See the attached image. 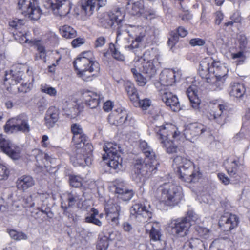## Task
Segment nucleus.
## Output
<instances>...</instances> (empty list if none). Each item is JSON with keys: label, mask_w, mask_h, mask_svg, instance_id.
<instances>
[{"label": "nucleus", "mask_w": 250, "mask_h": 250, "mask_svg": "<svg viewBox=\"0 0 250 250\" xmlns=\"http://www.w3.org/2000/svg\"><path fill=\"white\" fill-rule=\"evenodd\" d=\"M187 94L192 108L195 110L199 109L200 100L197 96V86L194 84L190 85L187 90Z\"/></svg>", "instance_id": "31"}, {"label": "nucleus", "mask_w": 250, "mask_h": 250, "mask_svg": "<svg viewBox=\"0 0 250 250\" xmlns=\"http://www.w3.org/2000/svg\"><path fill=\"white\" fill-rule=\"evenodd\" d=\"M106 41V38L104 36L97 37L94 42V47L96 48L102 47L105 44Z\"/></svg>", "instance_id": "58"}, {"label": "nucleus", "mask_w": 250, "mask_h": 250, "mask_svg": "<svg viewBox=\"0 0 250 250\" xmlns=\"http://www.w3.org/2000/svg\"><path fill=\"white\" fill-rule=\"evenodd\" d=\"M103 149L105 152L103 155V160L109 159L108 165L110 167L120 169L122 167V162L120 146L117 144L108 142L105 143Z\"/></svg>", "instance_id": "9"}, {"label": "nucleus", "mask_w": 250, "mask_h": 250, "mask_svg": "<svg viewBox=\"0 0 250 250\" xmlns=\"http://www.w3.org/2000/svg\"><path fill=\"white\" fill-rule=\"evenodd\" d=\"M226 78L211 76L207 82L209 83V89L217 91L223 89Z\"/></svg>", "instance_id": "36"}, {"label": "nucleus", "mask_w": 250, "mask_h": 250, "mask_svg": "<svg viewBox=\"0 0 250 250\" xmlns=\"http://www.w3.org/2000/svg\"><path fill=\"white\" fill-rule=\"evenodd\" d=\"M46 0L44 6L51 8L56 15L62 17L67 15L70 11L72 3L70 0Z\"/></svg>", "instance_id": "15"}, {"label": "nucleus", "mask_w": 250, "mask_h": 250, "mask_svg": "<svg viewBox=\"0 0 250 250\" xmlns=\"http://www.w3.org/2000/svg\"><path fill=\"white\" fill-rule=\"evenodd\" d=\"M46 198L47 195L45 194L34 193L24 199V203L26 207H33L36 206L39 210V206L42 204Z\"/></svg>", "instance_id": "28"}, {"label": "nucleus", "mask_w": 250, "mask_h": 250, "mask_svg": "<svg viewBox=\"0 0 250 250\" xmlns=\"http://www.w3.org/2000/svg\"><path fill=\"white\" fill-rule=\"evenodd\" d=\"M9 171L7 167L0 164V180H4L7 178Z\"/></svg>", "instance_id": "62"}, {"label": "nucleus", "mask_w": 250, "mask_h": 250, "mask_svg": "<svg viewBox=\"0 0 250 250\" xmlns=\"http://www.w3.org/2000/svg\"><path fill=\"white\" fill-rule=\"evenodd\" d=\"M184 134L187 139L192 141V140L200 135L210 134L209 128L202 124L193 123L188 125L184 130Z\"/></svg>", "instance_id": "16"}, {"label": "nucleus", "mask_w": 250, "mask_h": 250, "mask_svg": "<svg viewBox=\"0 0 250 250\" xmlns=\"http://www.w3.org/2000/svg\"><path fill=\"white\" fill-rule=\"evenodd\" d=\"M160 230V226L157 223H148L146 227V231H149L150 237L154 241L160 240L161 237Z\"/></svg>", "instance_id": "34"}, {"label": "nucleus", "mask_w": 250, "mask_h": 250, "mask_svg": "<svg viewBox=\"0 0 250 250\" xmlns=\"http://www.w3.org/2000/svg\"><path fill=\"white\" fill-rule=\"evenodd\" d=\"M26 66L22 64H18L9 72H6L5 75L4 84L15 85L23 80Z\"/></svg>", "instance_id": "14"}, {"label": "nucleus", "mask_w": 250, "mask_h": 250, "mask_svg": "<svg viewBox=\"0 0 250 250\" xmlns=\"http://www.w3.org/2000/svg\"><path fill=\"white\" fill-rule=\"evenodd\" d=\"M186 250H205V247L203 242L198 238H192L186 242L184 246Z\"/></svg>", "instance_id": "39"}, {"label": "nucleus", "mask_w": 250, "mask_h": 250, "mask_svg": "<svg viewBox=\"0 0 250 250\" xmlns=\"http://www.w3.org/2000/svg\"><path fill=\"white\" fill-rule=\"evenodd\" d=\"M85 221L86 223H92L99 227L102 225V222L98 219L96 218V217L87 216L85 218Z\"/></svg>", "instance_id": "61"}, {"label": "nucleus", "mask_w": 250, "mask_h": 250, "mask_svg": "<svg viewBox=\"0 0 250 250\" xmlns=\"http://www.w3.org/2000/svg\"><path fill=\"white\" fill-rule=\"evenodd\" d=\"M0 149L13 159L17 160L20 157V148L2 134H0Z\"/></svg>", "instance_id": "17"}, {"label": "nucleus", "mask_w": 250, "mask_h": 250, "mask_svg": "<svg viewBox=\"0 0 250 250\" xmlns=\"http://www.w3.org/2000/svg\"><path fill=\"white\" fill-rule=\"evenodd\" d=\"M130 212L131 219L141 223L147 222L152 216L151 211L139 203L134 204L130 208Z\"/></svg>", "instance_id": "13"}, {"label": "nucleus", "mask_w": 250, "mask_h": 250, "mask_svg": "<svg viewBox=\"0 0 250 250\" xmlns=\"http://www.w3.org/2000/svg\"><path fill=\"white\" fill-rule=\"evenodd\" d=\"M32 86L33 84L31 83H22L17 89L19 92L27 93L30 91Z\"/></svg>", "instance_id": "55"}, {"label": "nucleus", "mask_w": 250, "mask_h": 250, "mask_svg": "<svg viewBox=\"0 0 250 250\" xmlns=\"http://www.w3.org/2000/svg\"><path fill=\"white\" fill-rule=\"evenodd\" d=\"M154 130L158 141L167 153L172 154L177 152L178 147L175 142L180 139L181 133L176 126L167 123L159 126L156 125Z\"/></svg>", "instance_id": "3"}, {"label": "nucleus", "mask_w": 250, "mask_h": 250, "mask_svg": "<svg viewBox=\"0 0 250 250\" xmlns=\"http://www.w3.org/2000/svg\"><path fill=\"white\" fill-rule=\"evenodd\" d=\"M189 43L192 46H203L205 44V41L200 38H194L190 40Z\"/></svg>", "instance_id": "64"}, {"label": "nucleus", "mask_w": 250, "mask_h": 250, "mask_svg": "<svg viewBox=\"0 0 250 250\" xmlns=\"http://www.w3.org/2000/svg\"><path fill=\"white\" fill-rule=\"evenodd\" d=\"M109 49L112 52V55L114 59L119 61H124V55L121 53V52L118 50V48H116L114 44H110Z\"/></svg>", "instance_id": "47"}, {"label": "nucleus", "mask_w": 250, "mask_h": 250, "mask_svg": "<svg viewBox=\"0 0 250 250\" xmlns=\"http://www.w3.org/2000/svg\"><path fill=\"white\" fill-rule=\"evenodd\" d=\"M133 105L136 107H139L143 110H147V108L151 105V102L147 98H145L143 100H140L139 96L137 100H134L132 102Z\"/></svg>", "instance_id": "44"}, {"label": "nucleus", "mask_w": 250, "mask_h": 250, "mask_svg": "<svg viewBox=\"0 0 250 250\" xmlns=\"http://www.w3.org/2000/svg\"><path fill=\"white\" fill-rule=\"evenodd\" d=\"M60 32L62 36L66 39H72L76 37V31L68 25H64L60 27Z\"/></svg>", "instance_id": "41"}, {"label": "nucleus", "mask_w": 250, "mask_h": 250, "mask_svg": "<svg viewBox=\"0 0 250 250\" xmlns=\"http://www.w3.org/2000/svg\"><path fill=\"white\" fill-rule=\"evenodd\" d=\"M231 21L225 23V25L226 26L229 25H232L234 22L237 23L241 21V17H240L238 13H234L231 17Z\"/></svg>", "instance_id": "63"}, {"label": "nucleus", "mask_w": 250, "mask_h": 250, "mask_svg": "<svg viewBox=\"0 0 250 250\" xmlns=\"http://www.w3.org/2000/svg\"><path fill=\"white\" fill-rule=\"evenodd\" d=\"M228 70L226 67L219 61L214 60L213 65L212 66L211 76L226 78Z\"/></svg>", "instance_id": "38"}, {"label": "nucleus", "mask_w": 250, "mask_h": 250, "mask_svg": "<svg viewBox=\"0 0 250 250\" xmlns=\"http://www.w3.org/2000/svg\"><path fill=\"white\" fill-rule=\"evenodd\" d=\"M41 91L51 97H55L57 93V91L55 88L46 83L41 84Z\"/></svg>", "instance_id": "46"}, {"label": "nucleus", "mask_w": 250, "mask_h": 250, "mask_svg": "<svg viewBox=\"0 0 250 250\" xmlns=\"http://www.w3.org/2000/svg\"><path fill=\"white\" fill-rule=\"evenodd\" d=\"M16 184L19 189L24 191L33 186L35 181L30 176L23 175L18 178Z\"/></svg>", "instance_id": "32"}, {"label": "nucleus", "mask_w": 250, "mask_h": 250, "mask_svg": "<svg viewBox=\"0 0 250 250\" xmlns=\"http://www.w3.org/2000/svg\"><path fill=\"white\" fill-rule=\"evenodd\" d=\"M124 86L130 101L132 102L134 100H137L138 94L134 84L131 82L127 81L125 82Z\"/></svg>", "instance_id": "42"}, {"label": "nucleus", "mask_w": 250, "mask_h": 250, "mask_svg": "<svg viewBox=\"0 0 250 250\" xmlns=\"http://www.w3.org/2000/svg\"><path fill=\"white\" fill-rule=\"evenodd\" d=\"M224 165L228 174L230 177L235 178L236 180H239L238 170L240 167L239 159L236 158H229L224 162Z\"/></svg>", "instance_id": "26"}, {"label": "nucleus", "mask_w": 250, "mask_h": 250, "mask_svg": "<svg viewBox=\"0 0 250 250\" xmlns=\"http://www.w3.org/2000/svg\"><path fill=\"white\" fill-rule=\"evenodd\" d=\"M69 182L71 186L75 188H79L83 185V179L79 176H71Z\"/></svg>", "instance_id": "51"}, {"label": "nucleus", "mask_w": 250, "mask_h": 250, "mask_svg": "<svg viewBox=\"0 0 250 250\" xmlns=\"http://www.w3.org/2000/svg\"><path fill=\"white\" fill-rule=\"evenodd\" d=\"M115 193L118 194V198L123 201L130 200L133 196L134 192L132 189L128 188L126 184L123 181L118 180L114 186Z\"/></svg>", "instance_id": "25"}, {"label": "nucleus", "mask_w": 250, "mask_h": 250, "mask_svg": "<svg viewBox=\"0 0 250 250\" xmlns=\"http://www.w3.org/2000/svg\"><path fill=\"white\" fill-rule=\"evenodd\" d=\"M108 246L109 243L107 238L104 237L98 241L97 249L98 250H106Z\"/></svg>", "instance_id": "52"}, {"label": "nucleus", "mask_w": 250, "mask_h": 250, "mask_svg": "<svg viewBox=\"0 0 250 250\" xmlns=\"http://www.w3.org/2000/svg\"><path fill=\"white\" fill-rule=\"evenodd\" d=\"M140 148L145 156V160L138 159L134 164V180L141 182L145 174L155 173L159 163L155 152L145 141L140 142Z\"/></svg>", "instance_id": "2"}, {"label": "nucleus", "mask_w": 250, "mask_h": 250, "mask_svg": "<svg viewBox=\"0 0 250 250\" xmlns=\"http://www.w3.org/2000/svg\"><path fill=\"white\" fill-rule=\"evenodd\" d=\"M59 118V110L54 106H51L47 110L45 117V124L48 128H52Z\"/></svg>", "instance_id": "29"}, {"label": "nucleus", "mask_w": 250, "mask_h": 250, "mask_svg": "<svg viewBox=\"0 0 250 250\" xmlns=\"http://www.w3.org/2000/svg\"><path fill=\"white\" fill-rule=\"evenodd\" d=\"M10 237L15 240H26L27 236L22 232H18L15 230H10L8 231Z\"/></svg>", "instance_id": "49"}, {"label": "nucleus", "mask_w": 250, "mask_h": 250, "mask_svg": "<svg viewBox=\"0 0 250 250\" xmlns=\"http://www.w3.org/2000/svg\"><path fill=\"white\" fill-rule=\"evenodd\" d=\"M226 105L225 104H219L208 113L207 116L210 120L214 121L221 125L226 122V113L225 112Z\"/></svg>", "instance_id": "21"}, {"label": "nucleus", "mask_w": 250, "mask_h": 250, "mask_svg": "<svg viewBox=\"0 0 250 250\" xmlns=\"http://www.w3.org/2000/svg\"><path fill=\"white\" fill-rule=\"evenodd\" d=\"M213 62L214 59L211 57L206 58L200 62L198 73L199 75L203 79H205L207 81L211 77Z\"/></svg>", "instance_id": "23"}, {"label": "nucleus", "mask_w": 250, "mask_h": 250, "mask_svg": "<svg viewBox=\"0 0 250 250\" xmlns=\"http://www.w3.org/2000/svg\"><path fill=\"white\" fill-rule=\"evenodd\" d=\"M31 155L35 157L37 161L41 160L42 158L47 159V157H48V155H47L46 154H44L39 149H34L33 150Z\"/></svg>", "instance_id": "56"}, {"label": "nucleus", "mask_w": 250, "mask_h": 250, "mask_svg": "<svg viewBox=\"0 0 250 250\" xmlns=\"http://www.w3.org/2000/svg\"><path fill=\"white\" fill-rule=\"evenodd\" d=\"M153 194L160 203L167 206L177 205L183 197L182 188L171 182H166L154 188Z\"/></svg>", "instance_id": "5"}, {"label": "nucleus", "mask_w": 250, "mask_h": 250, "mask_svg": "<svg viewBox=\"0 0 250 250\" xmlns=\"http://www.w3.org/2000/svg\"><path fill=\"white\" fill-rule=\"evenodd\" d=\"M175 72L172 69H165L160 74V83L163 86L164 89L169 86H171L175 82Z\"/></svg>", "instance_id": "27"}, {"label": "nucleus", "mask_w": 250, "mask_h": 250, "mask_svg": "<svg viewBox=\"0 0 250 250\" xmlns=\"http://www.w3.org/2000/svg\"><path fill=\"white\" fill-rule=\"evenodd\" d=\"M159 91L162 100L173 111L176 112L180 110V104L175 95H173L166 88L161 89Z\"/></svg>", "instance_id": "18"}, {"label": "nucleus", "mask_w": 250, "mask_h": 250, "mask_svg": "<svg viewBox=\"0 0 250 250\" xmlns=\"http://www.w3.org/2000/svg\"><path fill=\"white\" fill-rule=\"evenodd\" d=\"M81 13L90 16L93 14L94 11L98 10L101 7H99L95 3L91 0H82L80 5Z\"/></svg>", "instance_id": "35"}, {"label": "nucleus", "mask_w": 250, "mask_h": 250, "mask_svg": "<svg viewBox=\"0 0 250 250\" xmlns=\"http://www.w3.org/2000/svg\"><path fill=\"white\" fill-rule=\"evenodd\" d=\"M173 165L178 169L179 178L187 183L195 182L199 178V173L190 160L177 156L173 160Z\"/></svg>", "instance_id": "7"}, {"label": "nucleus", "mask_w": 250, "mask_h": 250, "mask_svg": "<svg viewBox=\"0 0 250 250\" xmlns=\"http://www.w3.org/2000/svg\"><path fill=\"white\" fill-rule=\"evenodd\" d=\"M42 14L41 10L36 1H33V4L26 11L25 16H27L31 20L37 21L39 20Z\"/></svg>", "instance_id": "40"}, {"label": "nucleus", "mask_w": 250, "mask_h": 250, "mask_svg": "<svg viewBox=\"0 0 250 250\" xmlns=\"http://www.w3.org/2000/svg\"><path fill=\"white\" fill-rule=\"evenodd\" d=\"M83 102L90 108H96L103 98L100 93L93 91L85 90L83 94Z\"/></svg>", "instance_id": "24"}, {"label": "nucleus", "mask_w": 250, "mask_h": 250, "mask_svg": "<svg viewBox=\"0 0 250 250\" xmlns=\"http://www.w3.org/2000/svg\"><path fill=\"white\" fill-rule=\"evenodd\" d=\"M37 50L38 54H37L36 57L38 59H40L43 60L44 62H46V52L44 46L39 45L37 46Z\"/></svg>", "instance_id": "54"}, {"label": "nucleus", "mask_w": 250, "mask_h": 250, "mask_svg": "<svg viewBox=\"0 0 250 250\" xmlns=\"http://www.w3.org/2000/svg\"><path fill=\"white\" fill-rule=\"evenodd\" d=\"M131 71L133 73L138 84L141 86H145L147 83L146 78L140 73V71H139L138 68L134 66V68H131Z\"/></svg>", "instance_id": "43"}, {"label": "nucleus", "mask_w": 250, "mask_h": 250, "mask_svg": "<svg viewBox=\"0 0 250 250\" xmlns=\"http://www.w3.org/2000/svg\"><path fill=\"white\" fill-rule=\"evenodd\" d=\"M33 1H34L33 0H19L18 9L21 11L23 14L25 15L26 11H27L28 8L33 4Z\"/></svg>", "instance_id": "45"}, {"label": "nucleus", "mask_w": 250, "mask_h": 250, "mask_svg": "<svg viewBox=\"0 0 250 250\" xmlns=\"http://www.w3.org/2000/svg\"><path fill=\"white\" fill-rule=\"evenodd\" d=\"M24 24L22 20L15 19L9 22V25L16 29H19Z\"/></svg>", "instance_id": "59"}, {"label": "nucleus", "mask_w": 250, "mask_h": 250, "mask_svg": "<svg viewBox=\"0 0 250 250\" xmlns=\"http://www.w3.org/2000/svg\"><path fill=\"white\" fill-rule=\"evenodd\" d=\"M108 122L111 125L115 126L123 125H132L134 123V119L132 117H129L125 110L118 108L109 114Z\"/></svg>", "instance_id": "12"}, {"label": "nucleus", "mask_w": 250, "mask_h": 250, "mask_svg": "<svg viewBox=\"0 0 250 250\" xmlns=\"http://www.w3.org/2000/svg\"><path fill=\"white\" fill-rule=\"evenodd\" d=\"M197 235L204 239H208L210 235V231L206 228L198 227L196 228Z\"/></svg>", "instance_id": "50"}, {"label": "nucleus", "mask_w": 250, "mask_h": 250, "mask_svg": "<svg viewBox=\"0 0 250 250\" xmlns=\"http://www.w3.org/2000/svg\"><path fill=\"white\" fill-rule=\"evenodd\" d=\"M179 36L175 32H171L170 37L168 38V45L172 47L178 41Z\"/></svg>", "instance_id": "57"}, {"label": "nucleus", "mask_w": 250, "mask_h": 250, "mask_svg": "<svg viewBox=\"0 0 250 250\" xmlns=\"http://www.w3.org/2000/svg\"><path fill=\"white\" fill-rule=\"evenodd\" d=\"M73 134L72 142L74 144L73 154L71 161L74 166H89L92 163L93 146L90 143L85 144L86 137L83 134V128L78 124L71 125Z\"/></svg>", "instance_id": "1"}, {"label": "nucleus", "mask_w": 250, "mask_h": 250, "mask_svg": "<svg viewBox=\"0 0 250 250\" xmlns=\"http://www.w3.org/2000/svg\"><path fill=\"white\" fill-rule=\"evenodd\" d=\"M232 58L233 59H237L238 61V64H241L245 59L244 53L242 51H239L235 53L231 54Z\"/></svg>", "instance_id": "60"}, {"label": "nucleus", "mask_w": 250, "mask_h": 250, "mask_svg": "<svg viewBox=\"0 0 250 250\" xmlns=\"http://www.w3.org/2000/svg\"><path fill=\"white\" fill-rule=\"evenodd\" d=\"M127 34L132 39L131 43L129 45L125 46V48L135 53L136 50L141 45L146 36V30L141 26L130 27L129 29L125 31H121L119 28L117 32V39H120L122 35Z\"/></svg>", "instance_id": "8"}, {"label": "nucleus", "mask_w": 250, "mask_h": 250, "mask_svg": "<svg viewBox=\"0 0 250 250\" xmlns=\"http://www.w3.org/2000/svg\"><path fill=\"white\" fill-rule=\"evenodd\" d=\"M185 219L189 222H191V225L193 222L198 223L199 221L198 215L193 211H188Z\"/></svg>", "instance_id": "53"}, {"label": "nucleus", "mask_w": 250, "mask_h": 250, "mask_svg": "<svg viewBox=\"0 0 250 250\" xmlns=\"http://www.w3.org/2000/svg\"><path fill=\"white\" fill-rule=\"evenodd\" d=\"M74 65L78 75L84 81H91L100 74V64L90 51L82 53L74 61Z\"/></svg>", "instance_id": "4"}, {"label": "nucleus", "mask_w": 250, "mask_h": 250, "mask_svg": "<svg viewBox=\"0 0 250 250\" xmlns=\"http://www.w3.org/2000/svg\"><path fill=\"white\" fill-rule=\"evenodd\" d=\"M125 14L119 8H116L108 13L102 14L99 17V21L105 28L112 27L116 23L120 25L124 21Z\"/></svg>", "instance_id": "11"}, {"label": "nucleus", "mask_w": 250, "mask_h": 250, "mask_svg": "<svg viewBox=\"0 0 250 250\" xmlns=\"http://www.w3.org/2000/svg\"><path fill=\"white\" fill-rule=\"evenodd\" d=\"M67 199L68 202V207H71L77 203H79L81 198H80V196L77 193L71 192L67 194Z\"/></svg>", "instance_id": "48"}, {"label": "nucleus", "mask_w": 250, "mask_h": 250, "mask_svg": "<svg viewBox=\"0 0 250 250\" xmlns=\"http://www.w3.org/2000/svg\"><path fill=\"white\" fill-rule=\"evenodd\" d=\"M108 222L114 227L119 225L121 207L117 204H108L105 208Z\"/></svg>", "instance_id": "20"}, {"label": "nucleus", "mask_w": 250, "mask_h": 250, "mask_svg": "<svg viewBox=\"0 0 250 250\" xmlns=\"http://www.w3.org/2000/svg\"><path fill=\"white\" fill-rule=\"evenodd\" d=\"M63 110L65 114L71 118H75L79 114L78 106L76 103L66 102L63 105Z\"/></svg>", "instance_id": "37"}, {"label": "nucleus", "mask_w": 250, "mask_h": 250, "mask_svg": "<svg viewBox=\"0 0 250 250\" xmlns=\"http://www.w3.org/2000/svg\"><path fill=\"white\" fill-rule=\"evenodd\" d=\"M239 222V218L236 215L226 213L221 216L219 223L225 230L230 231L236 228Z\"/></svg>", "instance_id": "22"}, {"label": "nucleus", "mask_w": 250, "mask_h": 250, "mask_svg": "<svg viewBox=\"0 0 250 250\" xmlns=\"http://www.w3.org/2000/svg\"><path fill=\"white\" fill-rule=\"evenodd\" d=\"M161 55L156 49L147 50L144 53L143 57L134 60V66L140 71L146 75L149 79L156 74L160 66L159 61Z\"/></svg>", "instance_id": "6"}, {"label": "nucleus", "mask_w": 250, "mask_h": 250, "mask_svg": "<svg viewBox=\"0 0 250 250\" xmlns=\"http://www.w3.org/2000/svg\"><path fill=\"white\" fill-rule=\"evenodd\" d=\"M127 9L131 15L136 16L143 15L144 17L148 18V12L145 11L144 4L143 1L139 0L132 3H128Z\"/></svg>", "instance_id": "30"}, {"label": "nucleus", "mask_w": 250, "mask_h": 250, "mask_svg": "<svg viewBox=\"0 0 250 250\" xmlns=\"http://www.w3.org/2000/svg\"><path fill=\"white\" fill-rule=\"evenodd\" d=\"M246 92L245 85L239 83H231L229 90V93L230 96L236 98H242Z\"/></svg>", "instance_id": "33"}, {"label": "nucleus", "mask_w": 250, "mask_h": 250, "mask_svg": "<svg viewBox=\"0 0 250 250\" xmlns=\"http://www.w3.org/2000/svg\"><path fill=\"white\" fill-rule=\"evenodd\" d=\"M4 130L6 132L11 133L17 131L29 132L30 127L27 115L22 113L9 119L4 126Z\"/></svg>", "instance_id": "10"}, {"label": "nucleus", "mask_w": 250, "mask_h": 250, "mask_svg": "<svg viewBox=\"0 0 250 250\" xmlns=\"http://www.w3.org/2000/svg\"><path fill=\"white\" fill-rule=\"evenodd\" d=\"M191 226V222L187 221L185 218L173 220L169 224L172 232L180 237H183L187 235L188 229Z\"/></svg>", "instance_id": "19"}]
</instances>
